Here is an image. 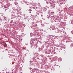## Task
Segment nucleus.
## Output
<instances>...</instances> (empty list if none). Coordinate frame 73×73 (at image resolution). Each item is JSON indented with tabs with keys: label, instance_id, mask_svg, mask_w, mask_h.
<instances>
[{
	"label": "nucleus",
	"instance_id": "1",
	"mask_svg": "<svg viewBox=\"0 0 73 73\" xmlns=\"http://www.w3.org/2000/svg\"><path fill=\"white\" fill-rule=\"evenodd\" d=\"M51 13H54V12H51Z\"/></svg>",
	"mask_w": 73,
	"mask_h": 73
},
{
	"label": "nucleus",
	"instance_id": "2",
	"mask_svg": "<svg viewBox=\"0 0 73 73\" xmlns=\"http://www.w3.org/2000/svg\"><path fill=\"white\" fill-rule=\"evenodd\" d=\"M30 11H32V10L31 9H30L29 10Z\"/></svg>",
	"mask_w": 73,
	"mask_h": 73
},
{
	"label": "nucleus",
	"instance_id": "4",
	"mask_svg": "<svg viewBox=\"0 0 73 73\" xmlns=\"http://www.w3.org/2000/svg\"><path fill=\"white\" fill-rule=\"evenodd\" d=\"M8 73H9L8 72Z\"/></svg>",
	"mask_w": 73,
	"mask_h": 73
},
{
	"label": "nucleus",
	"instance_id": "3",
	"mask_svg": "<svg viewBox=\"0 0 73 73\" xmlns=\"http://www.w3.org/2000/svg\"><path fill=\"white\" fill-rule=\"evenodd\" d=\"M46 3H47V4H48V2L47 1H46Z\"/></svg>",
	"mask_w": 73,
	"mask_h": 73
}]
</instances>
